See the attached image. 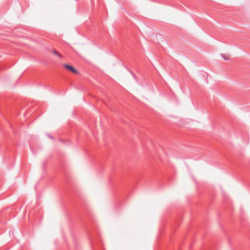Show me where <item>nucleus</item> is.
Masks as SVG:
<instances>
[{
	"mask_svg": "<svg viewBox=\"0 0 250 250\" xmlns=\"http://www.w3.org/2000/svg\"><path fill=\"white\" fill-rule=\"evenodd\" d=\"M64 67L66 69L70 70V71L72 72L73 73H74L75 74H78V71L75 68H74L73 67H72L71 65H69L67 64H65L64 65Z\"/></svg>",
	"mask_w": 250,
	"mask_h": 250,
	"instance_id": "nucleus-1",
	"label": "nucleus"
},
{
	"mask_svg": "<svg viewBox=\"0 0 250 250\" xmlns=\"http://www.w3.org/2000/svg\"><path fill=\"white\" fill-rule=\"evenodd\" d=\"M53 53H54L55 54H56V55H58V56H59V57H60V58L61 57V55H60V54H59V53H58V52L57 51L55 50V51L53 52Z\"/></svg>",
	"mask_w": 250,
	"mask_h": 250,
	"instance_id": "nucleus-3",
	"label": "nucleus"
},
{
	"mask_svg": "<svg viewBox=\"0 0 250 250\" xmlns=\"http://www.w3.org/2000/svg\"><path fill=\"white\" fill-rule=\"evenodd\" d=\"M222 57L225 60H229V56H226V55L221 54Z\"/></svg>",
	"mask_w": 250,
	"mask_h": 250,
	"instance_id": "nucleus-2",
	"label": "nucleus"
},
{
	"mask_svg": "<svg viewBox=\"0 0 250 250\" xmlns=\"http://www.w3.org/2000/svg\"><path fill=\"white\" fill-rule=\"evenodd\" d=\"M48 137L51 139H53V137L50 135H48Z\"/></svg>",
	"mask_w": 250,
	"mask_h": 250,
	"instance_id": "nucleus-4",
	"label": "nucleus"
}]
</instances>
